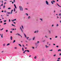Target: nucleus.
<instances>
[{"label":"nucleus","mask_w":61,"mask_h":61,"mask_svg":"<svg viewBox=\"0 0 61 61\" xmlns=\"http://www.w3.org/2000/svg\"><path fill=\"white\" fill-rule=\"evenodd\" d=\"M35 44L36 46L35 48H36L38 46V45H37V44H38V43H35Z\"/></svg>","instance_id":"nucleus-1"},{"label":"nucleus","mask_w":61,"mask_h":61,"mask_svg":"<svg viewBox=\"0 0 61 61\" xmlns=\"http://www.w3.org/2000/svg\"><path fill=\"white\" fill-rule=\"evenodd\" d=\"M20 11H23V8L22 6L21 7V6H20Z\"/></svg>","instance_id":"nucleus-2"},{"label":"nucleus","mask_w":61,"mask_h":61,"mask_svg":"<svg viewBox=\"0 0 61 61\" xmlns=\"http://www.w3.org/2000/svg\"><path fill=\"white\" fill-rule=\"evenodd\" d=\"M46 3L47 4V5H48V2L47 1H46Z\"/></svg>","instance_id":"nucleus-3"},{"label":"nucleus","mask_w":61,"mask_h":61,"mask_svg":"<svg viewBox=\"0 0 61 61\" xmlns=\"http://www.w3.org/2000/svg\"><path fill=\"white\" fill-rule=\"evenodd\" d=\"M14 5L15 6V7L16 8V9L17 8H16V5H15V4H14Z\"/></svg>","instance_id":"nucleus-4"},{"label":"nucleus","mask_w":61,"mask_h":61,"mask_svg":"<svg viewBox=\"0 0 61 61\" xmlns=\"http://www.w3.org/2000/svg\"><path fill=\"white\" fill-rule=\"evenodd\" d=\"M17 35H18V36H20L21 37H22V36H21L20 35V34H17Z\"/></svg>","instance_id":"nucleus-5"},{"label":"nucleus","mask_w":61,"mask_h":61,"mask_svg":"<svg viewBox=\"0 0 61 61\" xmlns=\"http://www.w3.org/2000/svg\"><path fill=\"white\" fill-rule=\"evenodd\" d=\"M13 39V37H12V36H11L10 37V40H12V39Z\"/></svg>","instance_id":"nucleus-6"},{"label":"nucleus","mask_w":61,"mask_h":61,"mask_svg":"<svg viewBox=\"0 0 61 61\" xmlns=\"http://www.w3.org/2000/svg\"><path fill=\"white\" fill-rule=\"evenodd\" d=\"M7 13V14H11V13H10V12H8Z\"/></svg>","instance_id":"nucleus-7"},{"label":"nucleus","mask_w":61,"mask_h":61,"mask_svg":"<svg viewBox=\"0 0 61 61\" xmlns=\"http://www.w3.org/2000/svg\"><path fill=\"white\" fill-rule=\"evenodd\" d=\"M57 5H58V6H59V7H61V6H60L57 3Z\"/></svg>","instance_id":"nucleus-8"},{"label":"nucleus","mask_w":61,"mask_h":61,"mask_svg":"<svg viewBox=\"0 0 61 61\" xmlns=\"http://www.w3.org/2000/svg\"><path fill=\"white\" fill-rule=\"evenodd\" d=\"M13 10H12L11 11L10 13L11 14H12V12H13Z\"/></svg>","instance_id":"nucleus-9"},{"label":"nucleus","mask_w":61,"mask_h":61,"mask_svg":"<svg viewBox=\"0 0 61 61\" xmlns=\"http://www.w3.org/2000/svg\"><path fill=\"white\" fill-rule=\"evenodd\" d=\"M24 35L25 37H26V35H25V34L24 33Z\"/></svg>","instance_id":"nucleus-10"},{"label":"nucleus","mask_w":61,"mask_h":61,"mask_svg":"<svg viewBox=\"0 0 61 61\" xmlns=\"http://www.w3.org/2000/svg\"><path fill=\"white\" fill-rule=\"evenodd\" d=\"M58 52H59V51H61V49H59V50H58Z\"/></svg>","instance_id":"nucleus-11"},{"label":"nucleus","mask_w":61,"mask_h":61,"mask_svg":"<svg viewBox=\"0 0 61 61\" xmlns=\"http://www.w3.org/2000/svg\"><path fill=\"white\" fill-rule=\"evenodd\" d=\"M10 43H8V44H7V46H9V45H10Z\"/></svg>","instance_id":"nucleus-12"},{"label":"nucleus","mask_w":61,"mask_h":61,"mask_svg":"<svg viewBox=\"0 0 61 61\" xmlns=\"http://www.w3.org/2000/svg\"><path fill=\"white\" fill-rule=\"evenodd\" d=\"M35 37H34L33 38V40H35Z\"/></svg>","instance_id":"nucleus-13"},{"label":"nucleus","mask_w":61,"mask_h":61,"mask_svg":"<svg viewBox=\"0 0 61 61\" xmlns=\"http://www.w3.org/2000/svg\"><path fill=\"white\" fill-rule=\"evenodd\" d=\"M49 34H51V31H50V30H49Z\"/></svg>","instance_id":"nucleus-14"},{"label":"nucleus","mask_w":61,"mask_h":61,"mask_svg":"<svg viewBox=\"0 0 61 61\" xmlns=\"http://www.w3.org/2000/svg\"><path fill=\"white\" fill-rule=\"evenodd\" d=\"M19 46H21H21H22L20 44H19Z\"/></svg>","instance_id":"nucleus-15"},{"label":"nucleus","mask_w":61,"mask_h":61,"mask_svg":"<svg viewBox=\"0 0 61 61\" xmlns=\"http://www.w3.org/2000/svg\"><path fill=\"white\" fill-rule=\"evenodd\" d=\"M11 9V8L10 7H9L8 8V9Z\"/></svg>","instance_id":"nucleus-16"},{"label":"nucleus","mask_w":61,"mask_h":61,"mask_svg":"<svg viewBox=\"0 0 61 61\" xmlns=\"http://www.w3.org/2000/svg\"><path fill=\"white\" fill-rule=\"evenodd\" d=\"M15 8H14V11L15 12Z\"/></svg>","instance_id":"nucleus-17"},{"label":"nucleus","mask_w":61,"mask_h":61,"mask_svg":"<svg viewBox=\"0 0 61 61\" xmlns=\"http://www.w3.org/2000/svg\"><path fill=\"white\" fill-rule=\"evenodd\" d=\"M45 46L46 48H47V47H48V46H47V45H46Z\"/></svg>","instance_id":"nucleus-18"},{"label":"nucleus","mask_w":61,"mask_h":61,"mask_svg":"<svg viewBox=\"0 0 61 61\" xmlns=\"http://www.w3.org/2000/svg\"><path fill=\"white\" fill-rule=\"evenodd\" d=\"M21 27L23 29H24V27H23V26L22 25H21Z\"/></svg>","instance_id":"nucleus-19"},{"label":"nucleus","mask_w":61,"mask_h":61,"mask_svg":"<svg viewBox=\"0 0 61 61\" xmlns=\"http://www.w3.org/2000/svg\"><path fill=\"white\" fill-rule=\"evenodd\" d=\"M36 56L35 57H34V58L35 59H36Z\"/></svg>","instance_id":"nucleus-20"},{"label":"nucleus","mask_w":61,"mask_h":61,"mask_svg":"<svg viewBox=\"0 0 61 61\" xmlns=\"http://www.w3.org/2000/svg\"><path fill=\"white\" fill-rule=\"evenodd\" d=\"M1 37H2V38H3V34H1Z\"/></svg>","instance_id":"nucleus-21"},{"label":"nucleus","mask_w":61,"mask_h":61,"mask_svg":"<svg viewBox=\"0 0 61 61\" xmlns=\"http://www.w3.org/2000/svg\"><path fill=\"white\" fill-rule=\"evenodd\" d=\"M12 26H15V25L13 24H12Z\"/></svg>","instance_id":"nucleus-22"},{"label":"nucleus","mask_w":61,"mask_h":61,"mask_svg":"<svg viewBox=\"0 0 61 61\" xmlns=\"http://www.w3.org/2000/svg\"><path fill=\"white\" fill-rule=\"evenodd\" d=\"M11 30H15L14 29L11 28Z\"/></svg>","instance_id":"nucleus-23"},{"label":"nucleus","mask_w":61,"mask_h":61,"mask_svg":"<svg viewBox=\"0 0 61 61\" xmlns=\"http://www.w3.org/2000/svg\"><path fill=\"white\" fill-rule=\"evenodd\" d=\"M4 29V28H2V29H1L0 30V31H1L2 30H3Z\"/></svg>","instance_id":"nucleus-24"},{"label":"nucleus","mask_w":61,"mask_h":61,"mask_svg":"<svg viewBox=\"0 0 61 61\" xmlns=\"http://www.w3.org/2000/svg\"><path fill=\"white\" fill-rule=\"evenodd\" d=\"M22 51H24V48H22Z\"/></svg>","instance_id":"nucleus-25"},{"label":"nucleus","mask_w":61,"mask_h":61,"mask_svg":"<svg viewBox=\"0 0 61 61\" xmlns=\"http://www.w3.org/2000/svg\"><path fill=\"white\" fill-rule=\"evenodd\" d=\"M51 2L52 4H54V3H53V2H52V1H51Z\"/></svg>","instance_id":"nucleus-26"},{"label":"nucleus","mask_w":61,"mask_h":61,"mask_svg":"<svg viewBox=\"0 0 61 61\" xmlns=\"http://www.w3.org/2000/svg\"><path fill=\"white\" fill-rule=\"evenodd\" d=\"M40 20H41L42 21H43V20L42 19H40Z\"/></svg>","instance_id":"nucleus-27"},{"label":"nucleus","mask_w":61,"mask_h":61,"mask_svg":"<svg viewBox=\"0 0 61 61\" xmlns=\"http://www.w3.org/2000/svg\"><path fill=\"white\" fill-rule=\"evenodd\" d=\"M27 52H29V51L28 50H27Z\"/></svg>","instance_id":"nucleus-28"},{"label":"nucleus","mask_w":61,"mask_h":61,"mask_svg":"<svg viewBox=\"0 0 61 61\" xmlns=\"http://www.w3.org/2000/svg\"><path fill=\"white\" fill-rule=\"evenodd\" d=\"M3 7L4 8H5V5H4L3 6Z\"/></svg>","instance_id":"nucleus-29"},{"label":"nucleus","mask_w":61,"mask_h":61,"mask_svg":"<svg viewBox=\"0 0 61 61\" xmlns=\"http://www.w3.org/2000/svg\"><path fill=\"white\" fill-rule=\"evenodd\" d=\"M15 40H14L13 42V43H15Z\"/></svg>","instance_id":"nucleus-30"},{"label":"nucleus","mask_w":61,"mask_h":61,"mask_svg":"<svg viewBox=\"0 0 61 61\" xmlns=\"http://www.w3.org/2000/svg\"><path fill=\"white\" fill-rule=\"evenodd\" d=\"M6 32H8V30H6Z\"/></svg>","instance_id":"nucleus-31"},{"label":"nucleus","mask_w":61,"mask_h":61,"mask_svg":"<svg viewBox=\"0 0 61 61\" xmlns=\"http://www.w3.org/2000/svg\"><path fill=\"white\" fill-rule=\"evenodd\" d=\"M4 22H6V20H4Z\"/></svg>","instance_id":"nucleus-32"},{"label":"nucleus","mask_w":61,"mask_h":61,"mask_svg":"<svg viewBox=\"0 0 61 61\" xmlns=\"http://www.w3.org/2000/svg\"><path fill=\"white\" fill-rule=\"evenodd\" d=\"M50 51H53V50L52 49H51V50H50Z\"/></svg>","instance_id":"nucleus-33"},{"label":"nucleus","mask_w":61,"mask_h":61,"mask_svg":"<svg viewBox=\"0 0 61 61\" xmlns=\"http://www.w3.org/2000/svg\"><path fill=\"white\" fill-rule=\"evenodd\" d=\"M6 23H4V25H6Z\"/></svg>","instance_id":"nucleus-34"},{"label":"nucleus","mask_w":61,"mask_h":61,"mask_svg":"<svg viewBox=\"0 0 61 61\" xmlns=\"http://www.w3.org/2000/svg\"><path fill=\"white\" fill-rule=\"evenodd\" d=\"M29 37H28L27 38V40H28V38H29Z\"/></svg>","instance_id":"nucleus-35"},{"label":"nucleus","mask_w":61,"mask_h":61,"mask_svg":"<svg viewBox=\"0 0 61 61\" xmlns=\"http://www.w3.org/2000/svg\"><path fill=\"white\" fill-rule=\"evenodd\" d=\"M28 18L29 19L30 18V16H29V17H28Z\"/></svg>","instance_id":"nucleus-36"},{"label":"nucleus","mask_w":61,"mask_h":61,"mask_svg":"<svg viewBox=\"0 0 61 61\" xmlns=\"http://www.w3.org/2000/svg\"><path fill=\"white\" fill-rule=\"evenodd\" d=\"M21 30L22 32H23V30H22V29Z\"/></svg>","instance_id":"nucleus-37"},{"label":"nucleus","mask_w":61,"mask_h":61,"mask_svg":"<svg viewBox=\"0 0 61 61\" xmlns=\"http://www.w3.org/2000/svg\"><path fill=\"white\" fill-rule=\"evenodd\" d=\"M31 40V39H30L29 40V41H30Z\"/></svg>","instance_id":"nucleus-38"},{"label":"nucleus","mask_w":61,"mask_h":61,"mask_svg":"<svg viewBox=\"0 0 61 61\" xmlns=\"http://www.w3.org/2000/svg\"><path fill=\"white\" fill-rule=\"evenodd\" d=\"M56 26H58V24H57V25H56Z\"/></svg>","instance_id":"nucleus-39"},{"label":"nucleus","mask_w":61,"mask_h":61,"mask_svg":"<svg viewBox=\"0 0 61 61\" xmlns=\"http://www.w3.org/2000/svg\"><path fill=\"white\" fill-rule=\"evenodd\" d=\"M16 20V19H14V21H15V20Z\"/></svg>","instance_id":"nucleus-40"},{"label":"nucleus","mask_w":61,"mask_h":61,"mask_svg":"<svg viewBox=\"0 0 61 61\" xmlns=\"http://www.w3.org/2000/svg\"><path fill=\"white\" fill-rule=\"evenodd\" d=\"M52 2H53V3H54V2H55V1L54 0H52Z\"/></svg>","instance_id":"nucleus-41"},{"label":"nucleus","mask_w":61,"mask_h":61,"mask_svg":"<svg viewBox=\"0 0 61 61\" xmlns=\"http://www.w3.org/2000/svg\"><path fill=\"white\" fill-rule=\"evenodd\" d=\"M13 1H14V3H15V0H13Z\"/></svg>","instance_id":"nucleus-42"},{"label":"nucleus","mask_w":61,"mask_h":61,"mask_svg":"<svg viewBox=\"0 0 61 61\" xmlns=\"http://www.w3.org/2000/svg\"><path fill=\"white\" fill-rule=\"evenodd\" d=\"M56 56V55L55 54V55H53V56Z\"/></svg>","instance_id":"nucleus-43"},{"label":"nucleus","mask_w":61,"mask_h":61,"mask_svg":"<svg viewBox=\"0 0 61 61\" xmlns=\"http://www.w3.org/2000/svg\"><path fill=\"white\" fill-rule=\"evenodd\" d=\"M22 46H23V47H25V46H24V45H23Z\"/></svg>","instance_id":"nucleus-44"},{"label":"nucleus","mask_w":61,"mask_h":61,"mask_svg":"<svg viewBox=\"0 0 61 61\" xmlns=\"http://www.w3.org/2000/svg\"><path fill=\"white\" fill-rule=\"evenodd\" d=\"M3 46H5V44H4Z\"/></svg>","instance_id":"nucleus-45"},{"label":"nucleus","mask_w":61,"mask_h":61,"mask_svg":"<svg viewBox=\"0 0 61 61\" xmlns=\"http://www.w3.org/2000/svg\"><path fill=\"white\" fill-rule=\"evenodd\" d=\"M56 47H58L59 46H56Z\"/></svg>","instance_id":"nucleus-46"},{"label":"nucleus","mask_w":61,"mask_h":61,"mask_svg":"<svg viewBox=\"0 0 61 61\" xmlns=\"http://www.w3.org/2000/svg\"><path fill=\"white\" fill-rule=\"evenodd\" d=\"M6 10H5L4 11V12H5V13H6Z\"/></svg>","instance_id":"nucleus-47"},{"label":"nucleus","mask_w":61,"mask_h":61,"mask_svg":"<svg viewBox=\"0 0 61 61\" xmlns=\"http://www.w3.org/2000/svg\"><path fill=\"white\" fill-rule=\"evenodd\" d=\"M26 15H28V14L26 13Z\"/></svg>","instance_id":"nucleus-48"},{"label":"nucleus","mask_w":61,"mask_h":61,"mask_svg":"<svg viewBox=\"0 0 61 61\" xmlns=\"http://www.w3.org/2000/svg\"><path fill=\"white\" fill-rule=\"evenodd\" d=\"M55 38H57V36H56L55 37Z\"/></svg>","instance_id":"nucleus-49"},{"label":"nucleus","mask_w":61,"mask_h":61,"mask_svg":"<svg viewBox=\"0 0 61 61\" xmlns=\"http://www.w3.org/2000/svg\"><path fill=\"white\" fill-rule=\"evenodd\" d=\"M3 5V4H2L1 5V6H2Z\"/></svg>","instance_id":"nucleus-50"},{"label":"nucleus","mask_w":61,"mask_h":61,"mask_svg":"<svg viewBox=\"0 0 61 61\" xmlns=\"http://www.w3.org/2000/svg\"><path fill=\"white\" fill-rule=\"evenodd\" d=\"M15 49H16V48H17V47H15Z\"/></svg>","instance_id":"nucleus-51"},{"label":"nucleus","mask_w":61,"mask_h":61,"mask_svg":"<svg viewBox=\"0 0 61 61\" xmlns=\"http://www.w3.org/2000/svg\"><path fill=\"white\" fill-rule=\"evenodd\" d=\"M20 29H21V30H22V28H21V27H20Z\"/></svg>","instance_id":"nucleus-52"},{"label":"nucleus","mask_w":61,"mask_h":61,"mask_svg":"<svg viewBox=\"0 0 61 61\" xmlns=\"http://www.w3.org/2000/svg\"><path fill=\"white\" fill-rule=\"evenodd\" d=\"M25 51L23 52V54H25Z\"/></svg>","instance_id":"nucleus-53"},{"label":"nucleus","mask_w":61,"mask_h":61,"mask_svg":"<svg viewBox=\"0 0 61 61\" xmlns=\"http://www.w3.org/2000/svg\"><path fill=\"white\" fill-rule=\"evenodd\" d=\"M50 40H51L52 39V38H50Z\"/></svg>","instance_id":"nucleus-54"},{"label":"nucleus","mask_w":61,"mask_h":61,"mask_svg":"<svg viewBox=\"0 0 61 61\" xmlns=\"http://www.w3.org/2000/svg\"><path fill=\"white\" fill-rule=\"evenodd\" d=\"M39 43V41H38L37 42V43Z\"/></svg>","instance_id":"nucleus-55"},{"label":"nucleus","mask_w":61,"mask_h":61,"mask_svg":"<svg viewBox=\"0 0 61 61\" xmlns=\"http://www.w3.org/2000/svg\"><path fill=\"white\" fill-rule=\"evenodd\" d=\"M58 59H60V58H58Z\"/></svg>","instance_id":"nucleus-56"},{"label":"nucleus","mask_w":61,"mask_h":61,"mask_svg":"<svg viewBox=\"0 0 61 61\" xmlns=\"http://www.w3.org/2000/svg\"><path fill=\"white\" fill-rule=\"evenodd\" d=\"M24 51L25 52H26L27 51V50H25Z\"/></svg>","instance_id":"nucleus-57"},{"label":"nucleus","mask_w":61,"mask_h":61,"mask_svg":"<svg viewBox=\"0 0 61 61\" xmlns=\"http://www.w3.org/2000/svg\"><path fill=\"white\" fill-rule=\"evenodd\" d=\"M60 15H61V14L60 13V14H59V15L60 16Z\"/></svg>","instance_id":"nucleus-58"},{"label":"nucleus","mask_w":61,"mask_h":61,"mask_svg":"<svg viewBox=\"0 0 61 61\" xmlns=\"http://www.w3.org/2000/svg\"><path fill=\"white\" fill-rule=\"evenodd\" d=\"M36 31H35L34 32V33H36Z\"/></svg>","instance_id":"nucleus-59"},{"label":"nucleus","mask_w":61,"mask_h":61,"mask_svg":"<svg viewBox=\"0 0 61 61\" xmlns=\"http://www.w3.org/2000/svg\"><path fill=\"white\" fill-rule=\"evenodd\" d=\"M6 4V2H5L4 4V5H5V4Z\"/></svg>","instance_id":"nucleus-60"},{"label":"nucleus","mask_w":61,"mask_h":61,"mask_svg":"<svg viewBox=\"0 0 61 61\" xmlns=\"http://www.w3.org/2000/svg\"><path fill=\"white\" fill-rule=\"evenodd\" d=\"M45 41H46V40H44L43 41V42H45Z\"/></svg>","instance_id":"nucleus-61"},{"label":"nucleus","mask_w":61,"mask_h":61,"mask_svg":"<svg viewBox=\"0 0 61 61\" xmlns=\"http://www.w3.org/2000/svg\"><path fill=\"white\" fill-rule=\"evenodd\" d=\"M0 23H2V21H0Z\"/></svg>","instance_id":"nucleus-62"},{"label":"nucleus","mask_w":61,"mask_h":61,"mask_svg":"<svg viewBox=\"0 0 61 61\" xmlns=\"http://www.w3.org/2000/svg\"><path fill=\"white\" fill-rule=\"evenodd\" d=\"M61 53L60 54L59 56H61Z\"/></svg>","instance_id":"nucleus-63"},{"label":"nucleus","mask_w":61,"mask_h":61,"mask_svg":"<svg viewBox=\"0 0 61 61\" xmlns=\"http://www.w3.org/2000/svg\"><path fill=\"white\" fill-rule=\"evenodd\" d=\"M9 22H10V19H9Z\"/></svg>","instance_id":"nucleus-64"}]
</instances>
